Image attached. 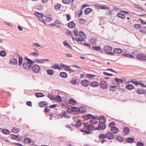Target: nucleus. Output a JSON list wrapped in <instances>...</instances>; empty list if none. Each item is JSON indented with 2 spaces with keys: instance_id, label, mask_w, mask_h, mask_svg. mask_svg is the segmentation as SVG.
<instances>
[{
  "instance_id": "obj_1",
  "label": "nucleus",
  "mask_w": 146,
  "mask_h": 146,
  "mask_svg": "<svg viewBox=\"0 0 146 146\" xmlns=\"http://www.w3.org/2000/svg\"><path fill=\"white\" fill-rule=\"evenodd\" d=\"M34 14L36 16L39 21L44 24H46L45 21L43 19V17H44V15L42 13L36 11L35 12Z\"/></svg>"
},
{
  "instance_id": "obj_2",
  "label": "nucleus",
  "mask_w": 146,
  "mask_h": 146,
  "mask_svg": "<svg viewBox=\"0 0 146 146\" xmlns=\"http://www.w3.org/2000/svg\"><path fill=\"white\" fill-rule=\"evenodd\" d=\"M67 113H72L73 114H78L80 113H85V110H67Z\"/></svg>"
},
{
  "instance_id": "obj_3",
  "label": "nucleus",
  "mask_w": 146,
  "mask_h": 146,
  "mask_svg": "<svg viewBox=\"0 0 146 146\" xmlns=\"http://www.w3.org/2000/svg\"><path fill=\"white\" fill-rule=\"evenodd\" d=\"M137 58L139 60L146 62V56L143 53H140L137 55Z\"/></svg>"
},
{
  "instance_id": "obj_4",
  "label": "nucleus",
  "mask_w": 146,
  "mask_h": 146,
  "mask_svg": "<svg viewBox=\"0 0 146 146\" xmlns=\"http://www.w3.org/2000/svg\"><path fill=\"white\" fill-rule=\"evenodd\" d=\"M79 36L81 42H84L86 38V36L85 34L82 31H80L79 33Z\"/></svg>"
},
{
  "instance_id": "obj_5",
  "label": "nucleus",
  "mask_w": 146,
  "mask_h": 146,
  "mask_svg": "<svg viewBox=\"0 0 146 146\" xmlns=\"http://www.w3.org/2000/svg\"><path fill=\"white\" fill-rule=\"evenodd\" d=\"M112 50V48L108 46H106L104 47V50L105 52L109 54H111L113 53L111 52Z\"/></svg>"
},
{
  "instance_id": "obj_6",
  "label": "nucleus",
  "mask_w": 146,
  "mask_h": 146,
  "mask_svg": "<svg viewBox=\"0 0 146 146\" xmlns=\"http://www.w3.org/2000/svg\"><path fill=\"white\" fill-rule=\"evenodd\" d=\"M40 67L37 65H34L32 68V70L33 72L35 73L38 72L40 70Z\"/></svg>"
},
{
  "instance_id": "obj_7",
  "label": "nucleus",
  "mask_w": 146,
  "mask_h": 146,
  "mask_svg": "<svg viewBox=\"0 0 146 146\" xmlns=\"http://www.w3.org/2000/svg\"><path fill=\"white\" fill-rule=\"evenodd\" d=\"M94 7L96 8L103 9L105 10H107L110 9V8H109L107 7H105L104 5H100L96 4L94 5Z\"/></svg>"
},
{
  "instance_id": "obj_8",
  "label": "nucleus",
  "mask_w": 146,
  "mask_h": 146,
  "mask_svg": "<svg viewBox=\"0 0 146 146\" xmlns=\"http://www.w3.org/2000/svg\"><path fill=\"white\" fill-rule=\"evenodd\" d=\"M105 123L99 122L98 125V127L96 128V129L98 130H103L105 129L106 127V126Z\"/></svg>"
},
{
  "instance_id": "obj_9",
  "label": "nucleus",
  "mask_w": 146,
  "mask_h": 146,
  "mask_svg": "<svg viewBox=\"0 0 146 146\" xmlns=\"http://www.w3.org/2000/svg\"><path fill=\"white\" fill-rule=\"evenodd\" d=\"M80 83L82 86L85 87H88L90 84L89 82L87 80H82Z\"/></svg>"
},
{
  "instance_id": "obj_10",
  "label": "nucleus",
  "mask_w": 146,
  "mask_h": 146,
  "mask_svg": "<svg viewBox=\"0 0 146 146\" xmlns=\"http://www.w3.org/2000/svg\"><path fill=\"white\" fill-rule=\"evenodd\" d=\"M106 138L108 139L112 140L114 138V135L111 132H108L106 134Z\"/></svg>"
},
{
  "instance_id": "obj_11",
  "label": "nucleus",
  "mask_w": 146,
  "mask_h": 146,
  "mask_svg": "<svg viewBox=\"0 0 146 146\" xmlns=\"http://www.w3.org/2000/svg\"><path fill=\"white\" fill-rule=\"evenodd\" d=\"M99 85L100 87L102 89H106L108 87V85L106 82L103 81L100 82Z\"/></svg>"
},
{
  "instance_id": "obj_12",
  "label": "nucleus",
  "mask_w": 146,
  "mask_h": 146,
  "mask_svg": "<svg viewBox=\"0 0 146 146\" xmlns=\"http://www.w3.org/2000/svg\"><path fill=\"white\" fill-rule=\"evenodd\" d=\"M93 117H94V116L90 114H88L87 115H85L83 116V119L85 120H87L89 119H91Z\"/></svg>"
},
{
  "instance_id": "obj_13",
  "label": "nucleus",
  "mask_w": 146,
  "mask_h": 146,
  "mask_svg": "<svg viewBox=\"0 0 146 146\" xmlns=\"http://www.w3.org/2000/svg\"><path fill=\"white\" fill-rule=\"evenodd\" d=\"M98 122V119L94 116L90 120V122L92 124H95L97 123Z\"/></svg>"
},
{
  "instance_id": "obj_14",
  "label": "nucleus",
  "mask_w": 146,
  "mask_h": 146,
  "mask_svg": "<svg viewBox=\"0 0 146 146\" xmlns=\"http://www.w3.org/2000/svg\"><path fill=\"white\" fill-rule=\"evenodd\" d=\"M98 120H99L100 123H105L106 122L105 117L102 115L100 116L99 117Z\"/></svg>"
},
{
  "instance_id": "obj_15",
  "label": "nucleus",
  "mask_w": 146,
  "mask_h": 146,
  "mask_svg": "<svg viewBox=\"0 0 146 146\" xmlns=\"http://www.w3.org/2000/svg\"><path fill=\"white\" fill-rule=\"evenodd\" d=\"M90 85L93 87H97L99 86L100 83L96 81H93L91 83Z\"/></svg>"
},
{
  "instance_id": "obj_16",
  "label": "nucleus",
  "mask_w": 146,
  "mask_h": 146,
  "mask_svg": "<svg viewBox=\"0 0 146 146\" xmlns=\"http://www.w3.org/2000/svg\"><path fill=\"white\" fill-rule=\"evenodd\" d=\"M75 26L76 24L73 21L69 22L68 24V27L70 28H74L75 27Z\"/></svg>"
},
{
  "instance_id": "obj_17",
  "label": "nucleus",
  "mask_w": 146,
  "mask_h": 146,
  "mask_svg": "<svg viewBox=\"0 0 146 146\" xmlns=\"http://www.w3.org/2000/svg\"><path fill=\"white\" fill-rule=\"evenodd\" d=\"M17 63V61L16 59L13 58H11L10 60L9 63L12 64H13V65H16Z\"/></svg>"
},
{
  "instance_id": "obj_18",
  "label": "nucleus",
  "mask_w": 146,
  "mask_h": 146,
  "mask_svg": "<svg viewBox=\"0 0 146 146\" xmlns=\"http://www.w3.org/2000/svg\"><path fill=\"white\" fill-rule=\"evenodd\" d=\"M34 63V61L28 58V68H31L32 66Z\"/></svg>"
},
{
  "instance_id": "obj_19",
  "label": "nucleus",
  "mask_w": 146,
  "mask_h": 146,
  "mask_svg": "<svg viewBox=\"0 0 146 146\" xmlns=\"http://www.w3.org/2000/svg\"><path fill=\"white\" fill-rule=\"evenodd\" d=\"M136 92L138 94H143L145 93V90L143 89L138 88L136 90Z\"/></svg>"
},
{
  "instance_id": "obj_20",
  "label": "nucleus",
  "mask_w": 146,
  "mask_h": 146,
  "mask_svg": "<svg viewBox=\"0 0 146 146\" xmlns=\"http://www.w3.org/2000/svg\"><path fill=\"white\" fill-rule=\"evenodd\" d=\"M48 103L45 101H41L39 102V105L41 107H44L47 105Z\"/></svg>"
},
{
  "instance_id": "obj_21",
  "label": "nucleus",
  "mask_w": 146,
  "mask_h": 146,
  "mask_svg": "<svg viewBox=\"0 0 146 146\" xmlns=\"http://www.w3.org/2000/svg\"><path fill=\"white\" fill-rule=\"evenodd\" d=\"M130 129L129 128L127 127H125L123 130V133L125 135L128 134L129 132Z\"/></svg>"
},
{
  "instance_id": "obj_22",
  "label": "nucleus",
  "mask_w": 146,
  "mask_h": 146,
  "mask_svg": "<svg viewBox=\"0 0 146 146\" xmlns=\"http://www.w3.org/2000/svg\"><path fill=\"white\" fill-rule=\"evenodd\" d=\"M131 83L136 86L139 85V82L135 79H133L130 81H129L127 83Z\"/></svg>"
},
{
  "instance_id": "obj_23",
  "label": "nucleus",
  "mask_w": 146,
  "mask_h": 146,
  "mask_svg": "<svg viewBox=\"0 0 146 146\" xmlns=\"http://www.w3.org/2000/svg\"><path fill=\"white\" fill-rule=\"evenodd\" d=\"M55 100L58 102H60L62 101L61 97L58 95L55 96Z\"/></svg>"
},
{
  "instance_id": "obj_24",
  "label": "nucleus",
  "mask_w": 146,
  "mask_h": 146,
  "mask_svg": "<svg viewBox=\"0 0 146 146\" xmlns=\"http://www.w3.org/2000/svg\"><path fill=\"white\" fill-rule=\"evenodd\" d=\"M111 131L113 133H116L118 131V129L116 127H113L111 129Z\"/></svg>"
},
{
  "instance_id": "obj_25",
  "label": "nucleus",
  "mask_w": 146,
  "mask_h": 146,
  "mask_svg": "<svg viewBox=\"0 0 146 146\" xmlns=\"http://www.w3.org/2000/svg\"><path fill=\"white\" fill-rule=\"evenodd\" d=\"M126 88L128 90H132L134 88V86L133 85L128 84L126 86Z\"/></svg>"
},
{
  "instance_id": "obj_26",
  "label": "nucleus",
  "mask_w": 146,
  "mask_h": 146,
  "mask_svg": "<svg viewBox=\"0 0 146 146\" xmlns=\"http://www.w3.org/2000/svg\"><path fill=\"white\" fill-rule=\"evenodd\" d=\"M122 51V50L119 48H115L113 50L114 52L116 54H120Z\"/></svg>"
},
{
  "instance_id": "obj_27",
  "label": "nucleus",
  "mask_w": 146,
  "mask_h": 146,
  "mask_svg": "<svg viewBox=\"0 0 146 146\" xmlns=\"http://www.w3.org/2000/svg\"><path fill=\"white\" fill-rule=\"evenodd\" d=\"M60 116L62 118L63 117L65 118H69V116L67 114V113L66 112L64 111L63 113H61L60 114Z\"/></svg>"
},
{
  "instance_id": "obj_28",
  "label": "nucleus",
  "mask_w": 146,
  "mask_h": 146,
  "mask_svg": "<svg viewBox=\"0 0 146 146\" xmlns=\"http://www.w3.org/2000/svg\"><path fill=\"white\" fill-rule=\"evenodd\" d=\"M45 19L44 20L45 21L46 23V22H49L52 20V17L49 16H46L45 17Z\"/></svg>"
},
{
  "instance_id": "obj_29",
  "label": "nucleus",
  "mask_w": 146,
  "mask_h": 146,
  "mask_svg": "<svg viewBox=\"0 0 146 146\" xmlns=\"http://www.w3.org/2000/svg\"><path fill=\"white\" fill-rule=\"evenodd\" d=\"M51 68L57 69H61L62 68L60 67V65L57 64H55L54 65L52 66L51 67Z\"/></svg>"
},
{
  "instance_id": "obj_30",
  "label": "nucleus",
  "mask_w": 146,
  "mask_h": 146,
  "mask_svg": "<svg viewBox=\"0 0 146 146\" xmlns=\"http://www.w3.org/2000/svg\"><path fill=\"white\" fill-rule=\"evenodd\" d=\"M60 76L64 78H66L67 76V74L65 72H61L60 74Z\"/></svg>"
},
{
  "instance_id": "obj_31",
  "label": "nucleus",
  "mask_w": 146,
  "mask_h": 146,
  "mask_svg": "<svg viewBox=\"0 0 146 146\" xmlns=\"http://www.w3.org/2000/svg\"><path fill=\"white\" fill-rule=\"evenodd\" d=\"M92 11V9H91L90 8H87L84 11V13L86 15H87L91 12Z\"/></svg>"
},
{
  "instance_id": "obj_32",
  "label": "nucleus",
  "mask_w": 146,
  "mask_h": 146,
  "mask_svg": "<svg viewBox=\"0 0 146 146\" xmlns=\"http://www.w3.org/2000/svg\"><path fill=\"white\" fill-rule=\"evenodd\" d=\"M69 103L73 105H75L76 103V101L72 99H70L69 100Z\"/></svg>"
},
{
  "instance_id": "obj_33",
  "label": "nucleus",
  "mask_w": 146,
  "mask_h": 146,
  "mask_svg": "<svg viewBox=\"0 0 146 146\" xmlns=\"http://www.w3.org/2000/svg\"><path fill=\"white\" fill-rule=\"evenodd\" d=\"M7 54L6 52L4 50H1L0 51V56L2 57H4Z\"/></svg>"
},
{
  "instance_id": "obj_34",
  "label": "nucleus",
  "mask_w": 146,
  "mask_h": 146,
  "mask_svg": "<svg viewBox=\"0 0 146 146\" xmlns=\"http://www.w3.org/2000/svg\"><path fill=\"white\" fill-rule=\"evenodd\" d=\"M2 131L4 134L9 135L10 133V131L7 129H3Z\"/></svg>"
},
{
  "instance_id": "obj_35",
  "label": "nucleus",
  "mask_w": 146,
  "mask_h": 146,
  "mask_svg": "<svg viewBox=\"0 0 146 146\" xmlns=\"http://www.w3.org/2000/svg\"><path fill=\"white\" fill-rule=\"evenodd\" d=\"M117 16L119 17L122 19H124L125 17L124 14L121 13H118Z\"/></svg>"
},
{
  "instance_id": "obj_36",
  "label": "nucleus",
  "mask_w": 146,
  "mask_h": 146,
  "mask_svg": "<svg viewBox=\"0 0 146 146\" xmlns=\"http://www.w3.org/2000/svg\"><path fill=\"white\" fill-rule=\"evenodd\" d=\"M64 45L67 48L69 47L70 49H72L71 47L70 46L68 43L66 41H64L63 42Z\"/></svg>"
},
{
  "instance_id": "obj_37",
  "label": "nucleus",
  "mask_w": 146,
  "mask_h": 146,
  "mask_svg": "<svg viewBox=\"0 0 146 146\" xmlns=\"http://www.w3.org/2000/svg\"><path fill=\"white\" fill-rule=\"evenodd\" d=\"M47 72L48 75H52L54 73V71L52 69H49L47 70Z\"/></svg>"
},
{
  "instance_id": "obj_38",
  "label": "nucleus",
  "mask_w": 146,
  "mask_h": 146,
  "mask_svg": "<svg viewBox=\"0 0 146 146\" xmlns=\"http://www.w3.org/2000/svg\"><path fill=\"white\" fill-rule=\"evenodd\" d=\"M116 138L117 141H123L124 139L123 137H122L121 136H117Z\"/></svg>"
},
{
  "instance_id": "obj_39",
  "label": "nucleus",
  "mask_w": 146,
  "mask_h": 146,
  "mask_svg": "<svg viewBox=\"0 0 146 146\" xmlns=\"http://www.w3.org/2000/svg\"><path fill=\"white\" fill-rule=\"evenodd\" d=\"M134 140L133 139L129 137L127 138L126 139V142L128 143H132L133 142Z\"/></svg>"
},
{
  "instance_id": "obj_40",
  "label": "nucleus",
  "mask_w": 146,
  "mask_h": 146,
  "mask_svg": "<svg viewBox=\"0 0 146 146\" xmlns=\"http://www.w3.org/2000/svg\"><path fill=\"white\" fill-rule=\"evenodd\" d=\"M35 96L37 97H41L44 96V95L41 93H37L35 94Z\"/></svg>"
},
{
  "instance_id": "obj_41",
  "label": "nucleus",
  "mask_w": 146,
  "mask_h": 146,
  "mask_svg": "<svg viewBox=\"0 0 146 146\" xmlns=\"http://www.w3.org/2000/svg\"><path fill=\"white\" fill-rule=\"evenodd\" d=\"M65 34L66 35H69V36H70L71 37H72V38L73 37V36L72 33L70 31H69V30H68L66 31V33H65Z\"/></svg>"
},
{
  "instance_id": "obj_42",
  "label": "nucleus",
  "mask_w": 146,
  "mask_h": 146,
  "mask_svg": "<svg viewBox=\"0 0 146 146\" xmlns=\"http://www.w3.org/2000/svg\"><path fill=\"white\" fill-rule=\"evenodd\" d=\"M123 55L125 56L126 57H127L129 58H134V56L132 55H131V54H123Z\"/></svg>"
},
{
  "instance_id": "obj_43",
  "label": "nucleus",
  "mask_w": 146,
  "mask_h": 146,
  "mask_svg": "<svg viewBox=\"0 0 146 146\" xmlns=\"http://www.w3.org/2000/svg\"><path fill=\"white\" fill-rule=\"evenodd\" d=\"M115 125V123L114 122H110L109 125V127L111 128L113 127H115L114 126Z\"/></svg>"
},
{
  "instance_id": "obj_44",
  "label": "nucleus",
  "mask_w": 146,
  "mask_h": 146,
  "mask_svg": "<svg viewBox=\"0 0 146 146\" xmlns=\"http://www.w3.org/2000/svg\"><path fill=\"white\" fill-rule=\"evenodd\" d=\"M98 138L100 139H102L103 138H106V134L104 135L103 134H100L98 136Z\"/></svg>"
},
{
  "instance_id": "obj_45",
  "label": "nucleus",
  "mask_w": 146,
  "mask_h": 146,
  "mask_svg": "<svg viewBox=\"0 0 146 146\" xmlns=\"http://www.w3.org/2000/svg\"><path fill=\"white\" fill-rule=\"evenodd\" d=\"M87 77L88 78H93L96 76L94 74H87Z\"/></svg>"
},
{
  "instance_id": "obj_46",
  "label": "nucleus",
  "mask_w": 146,
  "mask_h": 146,
  "mask_svg": "<svg viewBox=\"0 0 146 146\" xmlns=\"http://www.w3.org/2000/svg\"><path fill=\"white\" fill-rule=\"evenodd\" d=\"M74 33L75 36H78V30L77 28H75L74 29Z\"/></svg>"
},
{
  "instance_id": "obj_47",
  "label": "nucleus",
  "mask_w": 146,
  "mask_h": 146,
  "mask_svg": "<svg viewBox=\"0 0 146 146\" xmlns=\"http://www.w3.org/2000/svg\"><path fill=\"white\" fill-rule=\"evenodd\" d=\"M116 89V87L115 86H111L110 87V89L112 91H115Z\"/></svg>"
},
{
  "instance_id": "obj_48",
  "label": "nucleus",
  "mask_w": 146,
  "mask_h": 146,
  "mask_svg": "<svg viewBox=\"0 0 146 146\" xmlns=\"http://www.w3.org/2000/svg\"><path fill=\"white\" fill-rule=\"evenodd\" d=\"M81 125V123L80 121L79 120H78L77 121V123L76 124V126L77 127H79Z\"/></svg>"
},
{
  "instance_id": "obj_49",
  "label": "nucleus",
  "mask_w": 146,
  "mask_h": 146,
  "mask_svg": "<svg viewBox=\"0 0 146 146\" xmlns=\"http://www.w3.org/2000/svg\"><path fill=\"white\" fill-rule=\"evenodd\" d=\"M61 7V5L60 4H59L58 5H55V6L54 7V9H55L56 10H58L60 9V8Z\"/></svg>"
},
{
  "instance_id": "obj_50",
  "label": "nucleus",
  "mask_w": 146,
  "mask_h": 146,
  "mask_svg": "<svg viewBox=\"0 0 146 146\" xmlns=\"http://www.w3.org/2000/svg\"><path fill=\"white\" fill-rule=\"evenodd\" d=\"M48 97L51 100H55V98L54 97V96L50 95V94H48Z\"/></svg>"
},
{
  "instance_id": "obj_51",
  "label": "nucleus",
  "mask_w": 146,
  "mask_h": 146,
  "mask_svg": "<svg viewBox=\"0 0 146 146\" xmlns=\"http://www.w3.org/2000/svg\"><path fill=\"white\" fill-rule=\"evenodd\" d=\"M114 80L117 83L120 82L122 83L123 82L122 80L116 78L114 79Z\"/></svg>"
},
{
  "instance_id": "obj_52",
  "label": "nucleus",
  "mask_w": 146,
  "mask_h": 146,
  "mask_svg": "<svg viewBox=\"0 0 146 146\" xmlns=\"http://www.w3.org/2000/svg\"><path fill=\"white\" fill-rule=\"evenodd\" d=\"M12 139H16L18 137V136L12 134L10 135Z\"/></svg>"
},
{
  "instance_id": "obj_53",
  "label": "nucleus",
  "mask_w": 146,
  "mask_h": 146,
  "mask_svg": "<svg viewBox=\"0 0 146 146\" xmlns=\"http://www.w3.org/2000/svg\"><path fill=\"white\" fill-rule=\"evenodd\" d=\"M23 59L22 57H20L19 58L18 64L19 65H21L22 64Z\"/></svg>"
},
{
  "instance_id": "obj_54",
  "label": "nucleus",
  "mask_w": 146,
  "mask_h": 146,
  "mask_svg": "<svg viewBox=\"0 0 146 146\" xmlns=\"http://www.w3.org/2000/svg\"><path fill=\"white\" fill-rule=\"evenodd\" d=\"M19 131V130L17 128H13L12 130V132L14 133H17Z\"/></svg>"
},
{
  "instance_id": "obj_55",
  "label": "nucleus",
  "mask_w": 146,
  "mask_h": 146,
  "mask_svg": "<svg viewBox=\"0 0 146 146\" xmlns=\"http://www.w3.org/2000/svg\"><path fill=\"white\" fill-rule=\"evenodd\" d=\"M92 48L93 49L97 50H99L101 49V48L99 46H93Z\"/></svg>"
},
{
  "instance_id": "obj_56",
  "label": "nucleus",
  "mask_w": 146,
  "mask_h": 146,
  "mask_svg": "<svg viewBox=\"0 0 146 146\" xmlns=\"http://www.w3.org/2000/svg\"><path fill=\"white\" fill-rule=\"evenodd\" d=\"M30 55H31L34 56H39V53H38V52H33V53H31Z\"/></svg>"
},
{
  "instance_id": "obj_57",
  "label": "nucleus",
  "mask_w": 146,
  "mask_h": 146,
  "mask_svg": "<svg viewBox=\"0 0 146 146\" xmlns=\"http://www.w3.org/2000/svg\"><path fill=\"white\" fill-rule=\"evenodd\" d=\"M35 62L36 63H44V62L42 61V60H37V59H35Z\"/></svg>"
},
{
  "instance_id": "obj_58",
  "label": "nucleus",
  "mask_w": 146,
  "mask_h": 146,
  "mask_svg": "<svg viewBox=\"0 0 146 146\" xmlns=\"http://www.w3.org/2000/svg\"><path fill=\"white\" fill-rule=\"evenodd\" d=\"M23 68L25 69H27V62H25L23 64Z\"/></svg>"
},
{
  "instance_id": "obj_59",
  "label": "nucleus",
  "mask_w": 146,
  "mask_h": 146,
  "mask_svg": "<svg viewBox=\"0 0 146 146\" xmlns=\"http://www.w3.org/2000/svg\"><path fill=\"white\" fill-rule=\"evenodd\" d=\"M77 81L75 79H72V80L70 81V83L73 85H75L76 84Z\"/></svg>"
},
{
  "instance_id": "obj_60",
  "label": "nucleus",
  "mask_w": 146,
  "mask_h": 146,
  "mask_svg": "<svg viewBox=\"0 0 146 146\" xmlns=\"http://www.w3.org/2000/svg\"><path fill=\"white\" fill-rule=\"evenodd\" d=\"M60 67H64V68H70V66H68L67 65H65V64H64L62 63V64H61L60 65Z\"/></svg>"
},
{
  "instance_id": "obj_61",
  "label": "nucleus",
  "mask_w": 146,
  "mask_h": 146,
  "mask_svg": "<svg viewBox=\"0 0 146 146\" xmlns=\"http://www.w3.org/2000/svg\"><path fill=\"white\" fill-rule=\"evenodd\" d=\"M94 127L93 126L90 125L88 126L87 129L89 130H92L93 129Z\"/></svg>"
},
{
  "instance_id": "obj_62",
  "label": "nucleus",
  "mask_w": 146,
  "mask_h": 146,
  "mask_svg": "<svg viewBox=\"0 0 146 146\" xmlns=\"http://www.w3.org/2000/svg\"><path fill=\"white\" fill-rule=\"evenodd\" d=\"M85 23V20L83 19H80L79 20V23L80 24H84Z\"/></svg>"
},
{
  "instance_id": "obj_63",
  "label": "nucleus",
  "mask_w": 146,
  "mask_h": 146,
  "mask_svg": "<svg viewBox=\"0 0 146 146\" xmlns=\"http://www.w3.org/2000/svg\"><path fill=\"white\" fill-rule=\"evenodd\" d=\"M62 2L63 3L68 4L70 3V0H62Z\"/></svg>"
},
{
  "instance_id": "obj_64",
  "label": "nucleus",
  "mask_w": 146,
  "mask_h": 146,
  "mask_svg": "<svg viewBox=\"0 0 146 146\" xmlns=\"http://www.w3.org/2000/svg\"><path fill=\"white\" fill-rule=\"evenodd\" d=\"M141 25L139 24H136L134 26V27L136 29H137L141 27Z\"/></svg>"
}]
</instances>
